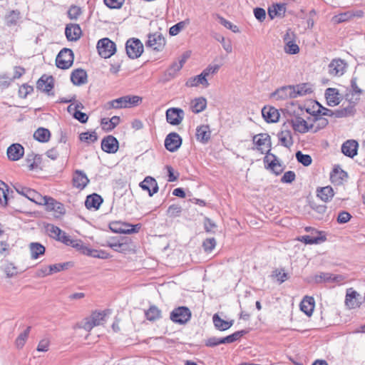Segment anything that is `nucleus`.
Here are the masks:
<instances>
[{
  "label": "nucleus",
  "instance_id": "30",
  "mask_svg": "<svg viewBox=\"0 0 365 365\" xmlns=\"http://www.w3.org/2000/svg\"><path fill=\"white\" fill-rule=\"evenodd\" d=\"M87 73L81 68H78L71 74V81L76 86H81L85 84L87 82Z\"/></svg>",
  "mask_w": 365,
  "mask_h": 365
},
{
  "label": "nucleus",
  "instance_id": "13",
  "mask_svg": "<svg viewBox=\"0 0 365 365\" xmlns=\"http://www.w3.org/2000/svg\"><path fill=\"white\" fill-rule=\"evenodd\" d=\"M360 294L353 288H349L346 291L344 304L349 309H358L361 307V302L359 300Z\"/></svg>",
  "mask_w": 365,
  "mask_h": 365
},
{
  "label": "nucleus",
  "instance_id": "21",
  "mask_svg": "<svg viewBox=\"0 0 365 365\" xmlns=\"http://www.w3.org/2000/svg\"><path fill=\"white\" fill-rule=\"evenodd\" d=\"M53 78L52 76H42L37 81L36 88L48 95L53 88Z\"/></svg>",
  "mask_w": 365,
  "mask_h": 365
},
{
  "label": "nucleus",
  "instance_id": "59",
  "mask_svg": "<svg viewBox=\"0 0 365 365\" xmlns=\"http://www.w3.org/2000/svg\"><path fill=\"white\" fill-rule=\"evenodd\" d=\"M181 212L182 207L178 205H171L168 209L169 216L173 217L179 216Z\"/></svg>",
  "mask_w": 365,
  "mask_h": 365
},
{
  "label": "nucleus",
  "instance_id": "33",
  "mask_svg": "<svg viewBox=\"0 0 365 365\" xmlns=\"http://www.w3.org/2000/svg\"><path fill=\"white\" fill-rule=\"evenodd\" d=\"M334 195V192L329 185L318 187L317 189V196L325 202L330 201Z\"/></svg>",
  "mask_w": 365,
  "mask_h": 365
},
{
  "label": "nucleus",
  "instance_id": "47",
  "mask_svg": "<svg viewBox=\"0 0 365 365\" xmlns=\"http://www.w3.org/2000/svg\"><path fill=\"white\" fill-rule=\"evenodd\" d=\"M20 18V13L18 11H10L5 16V21L7 26L16 25Z\"/></svg>",
  "mask_w": 365,
  "mask_h": 365
},
{
  "label": "nucleus",
  "instance_id": "15",
  "mask_svg": "<svg viewBox=\"0 0 365 365\" xmlns=\"http://www.w3.org/2000/svg\"><path fill=\"white\" fill-rule=\"evenodd\" d=\"M293 129L299 133H305L309 132L310 116L306 118L302 116H295L291 121Z\"/></svg>",
  "mask_w": 365,
  "mask_h": 365
},
{
  "label": "nucleus",
  "instance_id": "29",
  "mask_svg": "<svg viewBox=\"0 0 365 365\" xmlns=\"http://www.w3.org/2000/svg\"><path fill=\"white\" fill-rule=\"evenodd\" d=\"M262 114L264 120L268 123L277 122L279 118L278 110L271 106H264L262 110Z\"/></svg>",
  "mask_w": 365,
  "mask_h": 365
},
{
  "label": "nucleus",
  "instance_id": "55",
  "mask_svg": "<svg viewBox=\"0 0 365 365\" xmlns=\"http://www.w3.org/2000/svg\"><path fill=\"white\" fill-rule=\"evenodd\" d=\"M47 232L48 233V235L56 240L58 237H59V235H61L62 230H61L58 227L53 225H48L47 226Z\"/></svg>",
  "mask_w": 365,
  "mask_h": 365
},
{
  "label": "nucleus",
  "instance_id": "7",
  "mask_svg": "<svg viewBox=\"0 0 365 365\" xmlns=\"http://www.w3.org/2000/svg\"><path fill=\"white\" fill-rule=\"evenodd\" d=\"M125 51L130 58H137L140 57L143 52V43L138 38H130L125 43Z\"/></svg>",
  "mask_w": 365,
  "mask_h": 365
},
{
  "label": "nucleus",
  "instance_id": "48",
  "mask_svg": "<svg viewBox=\"0 0 365 365\" xmlns=\"http://www.w3.org/2000/svg\"><path fill=\"white\" fill-rule=\"evenodd\" d=\"M31 327H28L24 332L21 333L18 336L15 341L16 346H17L18 349H21L24 346L28 339Z\"/></svg>",
  "mask_w": 365,
  "mask_h": 365
},
{
  "label": "nucleus",
  "instance_id": "51",
  "mask_svg": "<svg viewBox=\"0 0 365 365\" xmlns=\"http://www.w3.org/2000/svg\"><path fill=\"white\" fill-rule=\"evenodd\" d=\"M81 14V9L75 5L71 6L68 11V16L71 20L78 19Z\"/></svg>",
  "mask_w": 365,
  "mask_h": 365
},
{
  "label": "nucleus",
  "instance_id": "32",
  "mask_svg": "<svg viewBox=\"0 0 365 365\" xmlns=\"http://www.w3.org/2000/svg\"><path fill=\"white\" fill-rule=\"evenodd\" d=\"M286 10L287 8L284 4H276L269 8L268 14L272 19L275 17H284Z\"/></svg>",
  "mask_w": 365,
  "mask_h": 365
},
{
  "label": "nucleus",
  "instance_id": "50",
  "mask_svg": "<svg viewBox=\"0 0 365 365\" xmlns=\"http://www.w3.org/2000/svg\"><path fill=\"white\" fill-rule=\"evenodd\" d=\"M8 188L6 185L0 181V203L3 205H6L8 202Z\"/></svg>",
  "mask_w": 365,
  "mask_h": 365
},
{
  "label": "nucleus",
  "instance_id": "3",
  "mask_svg": "<svg viewBox=\"0 0 365 365\" xmlns=\"http://www.w3.org/2000/svg\"><path fill=\"white\" fill-rule=\"evenodd\" d=\"M40 205H45L46 210L48 212H53L55 217H60L66 213L64 205L48 196H43Z\"/></svg>",
  "mask_w": 365,
  "mask_h": 365
},
{
  "label": "nucleus",
  "instance_id": "42",
  "mask_svg": "<svg viewBox=\"0 0 365 365\" xmlns=\"http://www.w3.org/2000/svg\"><path fill=\"white\" fill-rule=\"evenodd\" d=\"M146 319L150 322H154L161 318V311L155 305H152L145 312Z\"/></svg>",
  "mask_w": 365,
  "mask_h": 365
},
{
  "label": "nucleus",
  "instance_id": "28",
  "mask_svg": "<svg viewBox=\"0 0 365 365\" xmlns=\"http://www.w3.org/2000/svg\"><path fill=\"white\" fill-rule=\"evenodd\" d=\"M299 307L302 312L307 316L311 317L315 307L314 299L312 297L305 296L302 299Z\"/></svg>",
  "mask_w": 365,
  "mask_h": 365
},
{
  "label": "nucleus",
  "instance_id": "19",
  "mask_svg": "<svg viewBox=\"0 0 365 365\" xmlns=\"http://www.w3.org/2000/svg\"><path fill=\"white\" fill-rule=\"evenodd\" d=\"M65 34L68 41H76L81 38L82 30L78 24H69L66 26Z\"/></svg>",
  "mask_w": 365,
  "mask_h": 365
},
{
  "label": "nucleus",
  "instance_id": "10",
  "mask_svg": "<svg viewBox=\"0 0 365 365\" xmlns=\"http://www.w3.org/2000/svg\"><path fill=\"white\" fill-rule=\"evenodd\" d=\"M14 189L19 194L26 197L27 199L31 202H35L36 204L39 205L41 201L43 200V196H42L40 193L33 189L24 187L21 184H16L14 185Z\"/></svg>",
  "mask_w": 365,
  "mask_h": 365
},
{
  "label": "nucleus",
  "instance_id": "56",
  "mask_svg": "<svg viewBox=\"0 0 365 365\" xmlns=\"http://www.w3.org/2000/svg\"><path fill=\"white\" fill-rule=\"evenodd\" d=\"M105 317L106 314L103 312H94L92 313L90 317L92 319L93 322L96 324L97 326H99L104 322Z\"/></svg>",
  "mask_w": 365,
  "mask_h": 365
},
{
  "label": "nucleus",
  "instance_id": "27",
  "mask_svg": "<svg viewBox=\"0 0 365 365\" xmlns=\"http://www.w3.org/2000/svg\"><path fill=\"white\" fill-rule=\"evenodd\" d=\"M89 182V180L86 173L81 170H76L73 177V187L83 190Z\"/></svg>",
  "mask_w": 365,
  "mask_h": 365
},
{
  "label": "nucleus",
  "instance_id": "2",
  "mask_svg": "<svg viewBox=\"0 0 365 365\" xmlns=\"http://www.w3.org/2000/svg\"><path fill=\"white\" fill-rule=\"evenodd\" d=\"M272 149L271 137L268 133H261L252 137V150L261 154H267Z\"/></svg>",
  "mask_w": 365,
  "mask_h": 365
},
{
  "label": "nucleus",
  "instance_id": "64",
  "mask_svg": "<svg viewBox=\"0 0 365 365\" xmlns=\"http://www.w3.org/2000/svg\"><path fill=\"white\" fill-rule=\"evenodd\" d=\"M196 138L200 142L204 143L205 140V126L200 125L196 128Z\"/></svg>",
  "mask_w": 365,
  "mask_h": 365
},
{
  "label": "nucleus",
  "instance_id": "39",
  "mask_svg": "<svg viewBox=\"0 0 365 365\" xmlns=\"http://www.w3.org/2000/svg\"><path fill=\"white\" fill-rule=\"evenodd\" d=\"M278 138L280 144L286 148L293 145V138L290 130H282L278 135Z\"/></svg>",
  "mask_w": 365,
  "mask_h": 365
},
{
  "label": "nucleus",
  "instance_id": "38",
  "mask_svg": "<svg viewBox=\"0 0 365 365\" xmlns=\"http://www.w3.org/2000/svg\"><path fill=\"white\" fill-rule=\"evenodd\" d=\"M29 250L31 257L33 259H38L41 255H43L46 251L45 247L39 242H31L29 244Z\"/></svg>",
  "mask_w": 365,
  "mask_h": 365
},
{
  "label": "nucleus",
  "instance_id": "60",
  "mask_svg": "<svg viewBox=\"0 0 365 365\" xmlns=\"http://www.w3.org/2000/svg\"><path fill=\"white\" fill-rule=\"evenodd\" d=\"M4 273L8 278L13 277L16 275V267L12 263L7 264L4 267Z\"/></svg>",
  "mask_w": 365,
  "mask_h": 365
},
{
  "label": "nucleus",
  "instance_id": "23",
  "mask_svg": "<svg viewBox=\"0 0 365 365\" xmlns=\"http://www.w3.org/2000/svg\"><path fill=\"white\" fill-rule=\"evenodd\" d=\"M359 144L355 140H347L341 145L342 153L349 158H354L357 155Z\"/></svg>",
  "mask_w": 365,
  "mask_h": 365
},
{
  "label": "nucleus",
  "instance_id": "49",
  "mask_svg": "<svg viewBox=\"0 0 365 365\" xmlns=\"http://www.w3.org/2000/svg\"><path fill=\"white\" fill-rule=\"evenodd\" d=\"M79 138L83 142L93 143L97 140L98 135L95 131L85 132L80 134Z\"/></svg>",
  "mask_w": 365,
  "mask_h": 365
},
{
  "label": "nucleus",
  "instance_id": "26",
  "mask_svg": "<svg viewBox=\"0 0 365 365\" xmlns=\"http://www.w3.org/2000/svg\"><path fill=\"white\" fill-rule=\"evenodd\" d=\"M140 187L143 190L148 191L150 196H153L158 191V185L156 180L150 176L145 177L140 183Z\"/></svg>",
  "mask_w": 365,
  "mask_h": 365
},
{
  "label": "nucleus",
  "instance_id": "6",
  "mask_svg": "<svg viewBox=\"0 0 365 365\" xmlns=\"http://www.w3.org/2000/svg\"><path fill=\"white\" fill-rule=\"evenodd\" d=\"M74 56L71 49L63 48L57 55L56 65L61 69L69 68L73 63Z\"/></svg>",
  "mask_w": 365,
  "mask_h": 365
},
{
  "label": "nucleus",
  "instance_id": "14",
  "mask_svg": "<svg viewBox=\"0 0 365 365\" xmlns=\"http://www.w3.org/2000/svg\"><path fill=\"white\" fill-rule=\"evenodd\" d=\"M166 120L173 125H178L182 121L185 113L179 108H170L166 110Z\"/></svg>",
  "mask_w": 365,
  "mask_h": 365
},
{
  "label": "nucleus",
  "instance_id": "36",
  "mask_svg": "<svg viewBox=\"0 0 365 365\" xmlns=\"http://www.w3.org/2000/svg\"><path fill=\"white\" fill-rule=\"evenodd\" d=\"M102 202V197L99 195L94 193L87 196L85 201V205L88 209L93 208L97 210Z\"/></svg>",
  "mask_w": 365,
  "mask_h": 365
},
{
  "label": "nucleus",
  "instance_id": "22",
  "mask_svg": "<svg viewBox=\"0 0 365 365\" xmlns=\"http://www.w3.org/2000/svg\"><path fill=\"white\" fill-rule=\"evenodd\" d=\"M6 153L10 160L16 161L24 156V148L19 143H14L7 148Z\"/></svg>",
  "mask_w": 365,
  "mask_h": 365
},
{
  "label": "nucleus",
  "instance_id": "57",
  "mask_svg": "<svg viewBox=\"0 0 365 365\" xmlns=\"http://www.w3.org/2000/svg\"><path fill=\"white\" fill-rule=\"evenodd\" d=\"M34 88L32 86H29L27 84H23L19 90V94L21 98H26L29 94L32 93Z\"/></svg>",
  "mask_w": 365,
  "mask_h": 365
},
{
  "label": "nucleus",
  "instance_id": "52",
  "mask_svg": "<svg viewBox=\"0 0 365 365\" xmlns=\"http://www.w3.org/2000/svg\"><path fill=\"white\" fill-rule=\"evenodd\" d=\"M86 255L96 258L107 259L108 254L103 250H86Z\"/></svg>",
  "mask_w": 365,
  "mask_h": 365
},
{
  "label": "nucleus",
  "instance_id": "20",
  "mask_svg": "<svg viewBox=\"0 0 365 365\" xmlns=\"http://www.w3.org/2000/svg\"><path fill=\"white\" fill-rule=\"evenodd\" d=\"M328 120L322 116H310L309 132L317 133L324 128L328 125Z\"/></svg>",
  "mask_w": 365,
  "mask_h": 365
},
{
  "label": "nucleus",
  "instance_id": "41",
  "mask_svg": "<svg viewBox=\"0 0 365 365\" xmlns=\"http://www.w3.org/2000/svg\"><path fill=\"white\" fill-rule=\"evenodd\" d=\"M51 133L48 129L44 128H38L34 133V138L38 142L46 143L49 140Z\"/></svg>",
  "mask_w": 365,
  "mask_h": 365
},
{
  "label": "nucleus",
  "instance_id": "9",
  "mask_svg": "<svg viewBox=\"0 0 365 365\" xmlns=\"http://www.w3.org/2000/svg\"><path fill=\"white\" fill-rule=\"evenodd\" d=\"M191 317V312L186 307H179L174 309L171 313L170 318L176 324H184L187 322Z\"/></svg>",
  "mask_w": 365,
  "mask_h": 365
},
{
  "label": "nucleus",
  "instance_id": "8",
  "mask_svg": "<svg viewBox=\"0 0 365 365\" xmlns=\"http://www.w3.org/2000/svg\"><path fill=\"white\" fill-rule=\"evenodd\" d=\"M264 167L276 175L282 173L284 168L277 157L272 153H267L264 158Z\"/></svg>",
  "mask_w": 365,
  "mask_h": 365
},
{
  "label": "nucleus",
  "instance_id": "46",
  "mask_svg": "<svg viewBox=\"0 0 365 365\" xmlns=\"http://www.w3.org/2000/svg\"><path fill=\"white\" fill-rule=\"evenodd\" d=\"M247 333V331H244V330L236 331L229 336H227L226 337L222 338L221 342L222 344L233 343V342L237 341L238 339H240L244 334H245Z\"/></svg>",
  "mask_w": 365,
  "mask_h": 365
},
{
  "label": "nucleus",
  "instance_id": "11",
  "mask_svg": "<svg viewBox=\"0 0 365 365\" xmlns=\"http://www.w3.org/2000/svg\"><path fill=\"white\" fill-rule=\"evenodd\" d=\"M347 63L341 58H334L328 66V73L331 76L339 77L344 74Z\"/></svg>",
  "mask_w": 365,
  "mask_h": 365
},
{
  "label": "nucleus",
  "instance_id": "31",
  "mask_svg": "<svg viewBox=\"0 0 365 365\" xmlns=\"http://www.w3.org/2000/svg\"><path fill=\"white\" fill-rule=\"evenodd\" d=\"M325 96L327 104L329 106H335L340 103V95L336 88H327L325 92Z\"/></svg>",
  "mask_w": 365,
  "mask_h": 365
},
{
  "label": "nucleus",
  "instance_id": "54",
  "mask_svg": "<svg viewBox=\"0 0 365 365\" xmlns=\"http://www.w3.org/2000/svg\"><path fill=\"white\" fill-rule=\"evenodd\" d=\"M68 245L71 246L78 250L82 251L84 254H86V250H88L84 246L81 240H74L71 238Z\"/></svg>",
  "mask_w": 365,
  "mask_h": 365
},
{
  "label": "nucleus",
  "instance_id": "16",
  "mask_svg": "<svg viewBox=\"0 0 365 365\" xmlns=\"http://www.w3.org/2000/svg\"><path fill=\"white\" fill-rule=\"evenodd\" d=\"M182 144V138L177 133H169L165 139V147L170 152L176 151Z\"/></svg>",
  "mask_w": 365,
  "mask_h": 365
},
{
  "label": "nucleus",
  "instance_id": "40",
  "mask_svg": "<svg viewBox=\"0 0 365 365\" xmlns=\"http://www.w3.org/2000/svg\"><path fill=\"white\" fill-rule=\"evenodd\" d=\"M190 109L194 113H199L205 109V98L199 97L193 99L190 103Z\"/></svg>",
  "mask_w": 365,
  "mask_h": 365
},
{
  "label": "nucleus",
  "instance_id": "18",
  "mask_svg": "<svg viewBox=\"0 0 365 365\" xmlns=\"http://www.w3.org/2000/svg\"><path fill=\"white\" fill-rule=\"evenodd\" d=\"M118 140L113 135L105 137L101 141L102 150L108 153H115L118 149Z\"/></svg>",
  "mask_w": 365,
  "mask_h": 365
},
{
  "label": "nucleus",
  "instance_id": "44",
  "mask_svg": "<svg viewBox=\"0 0 365 365\" xmlns=\"http://www.w3.org/2000/svg\"><path fill=\"white\" fill-rule=\"evenodd\" d=\"M299 241L305 244L313 245L319 244L326 240L325 236L311 237L309 235H304L297 239Z\"/></svg>",
  "mask_w": 365,
  "mask_h": 365
},
{
  "label": "nucleus",
  "instance_id": "24",
  "mask_svg": "<svg viewBox=\"0 0 365 365\" xmlns=\"http://www.w3.org/2000/svg\"><path fill=\"white\" fill-rule=\"evenodd\" d=\"M106 246L110 247L113 250L118 252H125L130 250L129 244L125 240L111 239L106 242Z\"/></svg>",
  "mask_w": 365,
  "mask_h": 365
},
{
  "label": "nucleus",
  "instance_id": "63",
  "mask_svg": "<svg viewBox=\"0 0 365 365\" xmlns=\"http://www.w3.org/2000/svg\"><path fill=\"white\" fill-rule=\"evenodd\" d=\"M101 125L102 129L106 132H110L114 129V127L111 124L110 120L108 118H101Z\"/></svg>",
  "mask_w": 365,
  "mask_h": 365
},
{
  "label": "nucleus",
  "instance_id": "37",
  "mask_svg": "<svg viewBox=\"0 0 365 365\" xmlns=\"http://www.w3.org/2000/svg\"><path fill=\"white\" fill-rule=\"evenodd\" d=\"M293 92L295 93V97L310 94L313 92L312 86L309 83L297 84L293 86Z\"/></svg>",
  "mask_w": 365,
  "mask_h": 365
},
{
  "label": "nucleus",
  "instance_id": "1",
  "mask_svg": "<svg viewBox=\"0 0 365 365\" xmlns=\"http://www.w3.org/2000/svg\"><path fill=\"white\" fill-rule=\"evenodd\" d=\"M141 102L142 98L138 96H125L108 101L106 108V109L132 108L139 105Z\"/></svg>",
  "mask_w": 365,
  "mask_h": 365
},
{
  "label": "nucleus",
  "instance_id": "45",
  "mask_svg": "<svg viewBox=\"0 0 365 365\" xmlns=\"http://www.w3.org/2000/svg\"><path fill=\"white\" fill-rule=\"evenodd\" d=\"M26 162L28 163L29 169L31 170H33L38 167L41 163V156L39 155H36L34 153L27 155Z\"/></svg>",
  "mask_w": 365,
  "mask_h": 365
},
{
  "label": "nucleus",
  "instance_id": "25",
  "mask_svg": "<svg viewBox=\"0 0 365 365\" xmlns=\"http://www.w3.org/2000/svg\"><path fill=\"white\" fill-rule=\"evenodd\" d=\"M347 173L339 166H335L331 174L330 180L334 185H340L347 179Z\"/></svg>",
  "mask_w": 365,
  "mask_h": 365
},
{
  "label": "nucleus",
  "instance_id": "58",
  "mask_svg": "<svg viewBox=\"0 0 365 365\" xmlns=\"http://www.w3.org/2000/svg\"><path fill=\"white\" fill-rule=\"evenodd\" d=\"M351 218V215L346 211H341L339 213L336 221L339 224L348 222Z\"/></svg>",
  "mask_w": 365,
  "mask_h": 365
},
{
  "label": "nucleus",
  "instance_id": "4",
  "mask_svg": "<svg viewBox=\"0 0 365 365\" xmlns=\"http://www.w3.org/2000/svg\"><path fill=\"white\" fill-rule=\"evenodd\" d=\"M140 224L133 225L122 221H112L109 223L110 230L115 233H137L140 230Z\"/></svg>",
  "mask_w": 365,
  "mask_h": 365
},
{
  "label": "nucleus",
  "instance_id": "17",
  "mask_svg": "<svg viewBox=\"0 0 365 365\" xmlns=\"http://www.w3.org/2000/svg\"><path fill=\"white\" fill-rule=\"evenodd\" d=\"M364 16V12L361 10L358 11H347L344 13H340L335 15L332 18V21L334 24H340L348 21L354 18H361Z\"/></svg>",
  "mask_w": 365,
  "mask_h": 365
},
{
  "label": "nucleus",
  "instance_id": "61",
  "mask_svg": "<svg viewBox=\"0 0 365 365\" xmlns=\"http://www.w3.org/2000/svg\"><path fill=\"white\" fill-rule=\"evenodd\" d=\"M125 0H104L105 4L110 9H120Z\"/></svg>",
  "mask_w": 365,
  "mask_h": 365
},
{
  "label": "nucleus",
  "instance_id": "34",
  "mask_svg": "<svg viewBox=\"0 0 365 365\" xmlns=\"http://www.w3.org/2000/svg\"><path fill=\"white\" fill-rule=\"evenodd\" d=\"M290 34L288 31L284 36V51L289 54H297L299 52V47L294 40L291 39Z\"/></svg>",
  "mask_w": 365,
  "mask_h": 365
},
{
  "label": "nucleus",
  "instance_id": "62",
  "mask_svg": "<svg viewBox=\"0 0 365 365\" xmlns=\"http://www.w3.org/2000/svg\"><path fill=\"white\" fill-rule=\"evenodd\" d=\"M49 345L50 341L48 339H43L38 342L36 350L41 352H46L48 350Z\"/></svg>",
  "mask_w": 365,
  "mask_h": 365
},
{
  "label": "nucleus",
  "instance_id": "43",
  "mask_svg": "<svg viewBox=\"0 0 365 365\" xmlns=\"http://www.w3.org/2000/svg\"><path fill=\"white\" fill-rule=\"evenodd\" d=\"M205 81V70L202 71L200 75L190 78L185 83V86L187 87H194L198 86L200 83L203 84Z\"/></svg>",
  "mask_w": 365,
  "mask_h": 365
},
{
  "label": "nucleus",
  "instance_id": "53",
  "mask_svg": "<svg viewBox=\"0 0 365 365\" xmlns=\"http://www.w3.org/2000/svg\"><path fill=\"white\" fill-rule=\"evenodd\" d=\"M297 160L304 166H308L312 163V158L309 155L303 154L300 151H298L296 154Z\"/></svg>",
  "mask_w": 365,
  "mask_h": 365
},
{
  "label": "nucleus",
  "instance_id": "35",
  "mask_svg": "<svg viewBox=\"0 0 365 365\" xmlns=\"http://www.w3.org/2000/svg\"><path fill=\"white\" fill-rule=\"evenodd\" d=\"M212 322L215 327L220 331H225L230 329L233 324V320L226 321L222 319L218 314L212 317Z\"/></svg>",
  "mask_w": 365,
  "mask_h": 365
},
{
  "label": "nucleus",
  "instance_id": "12",
  "mask_svg": "<svg viewBox=\"0 0 365 365\" xmlns=\"http://www.w3.org/2000/svg\"><path fill=\"white\" fill-rule=\"evenodd\" d=\"M165 38L161 33H154L148 35L145 45L155 51H161L165 46Z\"/></svg>",
  "mask_w": 365,
  "mask_h": 365
},
{
  "label": "nucleus",
  "instance_id": "5",
  "mask_svg": "<svg viewBox=\"0 0 365 365\" xmlns=\"http://www.w3.org/2000/svg\"><path fill=\"white\" fill-rule=\"evenodd\" d=\"M96 47L99 55L104 58H110L116 51L115 43L108 38L100 39Z\"/></svg>",
  "mask_w": 365,
  "mask_h": 365
}]
</instances>
